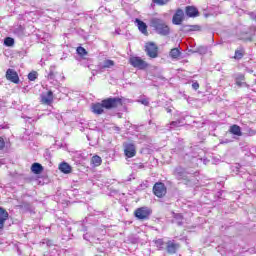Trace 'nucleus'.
<instances>
[{"label": "nucleus", "mask_w": 256, "mask_h": 256, "mask_svg": "<svg viewBox=\"0 0 256 256\" xmlns=\"http://www.w3.org/2000/svg\"><path fill=\"white\" fill-rule=\"evenodd\" d=\"M249 16L251 17V19H254L256 21V13L255 12H250Z\"/></svg>", "instance_id": "43"}, {"label": "nucleus", "mask_w": 256, "mask_h": 256, "mask_svg": "<svg viewBox=\"0 0 256 256\" xmlns=\"http://www.w3.org/2000/svg\"><path fill=\"white\" fill-rule=\"evenodd\" d=\"M185 13L187 17H198L199 10H197L194 6H187L185 9Z\"/></svg>", "instance_id": "15"}, {"label": "nucleus", "mask_w": 256, "mask_h": 256, "mask_svg": "<svg viewBox=\"0 0 256 256\" xmlns=\"http://www.w3.org/2000/svg\"><path fill=\"white\" fill-rule=\"evenodd\" d=\"M157 199H165V193H155Z\"/></svg>", "instance_id": "39"}, {"label": "nucleus", "mask_w": 256, "mask_h": 256, "mask_svg": "<svg viewBox=\"0 0 256 256\" xmlns=\"http://www.w3.org/2000/svg\"><path fill=\"white\" fill-rule=\"evenodd\" d=\"M184 18H185V12H183L182 9L176 10L172 18L173 25H181V23H183Z\"/></svg>", "instance_id": "8"}, {"label": "nucleus", "mask_w": 256, "mask_h": 256, "mask_svg": "<svg viewBox=\"0 0 256 256\" xmlns=\"http://www.w3.org/2000/svg\"><path fill=\"white\" fill-rule=\"evenodd\" d=\"M245 135H247V137H255L256 130H254L252 128H246L245 129Z\"/></svg>", "instance_id": "30"}, {"label": "nucleus", "mask_w": 256, "mask_h": 256, "mask_svg": "<svg viewBox=\"0 0 256 256\" xmlns=\"http://www.w3.org/2000/svg\"><path fill=\"white\" fill-rule=\"evenodd\" d=\"M170 1L171 0H152L155 5H159L161 7H163V5H167V3H169Z\"/></svg>", "instance_id": "31"}, {"label": "nucleus", "mask_w": 256, "mask_h": 256, "mask_svg": "<svg viewBox=\"0 0 256 256\" xmlns=\"http://www.w3.org/2000/svg\"><path fill=\"white\" fill-rule=\"evenodd\" d=\"M5 147V140H3V137L0 136V150Z\"/></svg>", "instance_id": "40"}, {"label": "nucleus", "mask_w": 256, "mask_h": 256, "mask_svg": "<svg viewBox=\"0 0 256 256\" xmlns=\"http://www.w3.org/2000/svg\"><path fill=\"white\" fill-rule=\"evenodd\" d=\"M77 53H78V55H87V50H85V48H83V47H78L77 48Z\"/></svg>", "instance_id": "36"}, {"label": "nucleus", "mask_w": 256, "mask_h": 256, "mask_svg": "<svg viewBox=\"0 0 256 256\" xmlns=\"http://www.w3.org/2000/svg\"><path fill=\"white\" fill-rule=\"evenodd\" d=\"M170 57L172 59H179V57H181V51L179 50V48H174L170 51Z\"/></svg>", "instance_id": "22"}, {"label": "nucleus", "mask_w": 256, "mask_h": 256, "mask_svg": "<svg viewBox=\"0 0 256 256\" xmlns=\"http://www.w3.org/2000/svg\"><path fill=\"white\" fill-rule=\"evenodd\" d=\"M192 89H194V91H197V89H199V84L197 82H194L192 84Z\"/></svg>", "instance_id": "41"}, {"label": "nucleus", "mask_w": 256, "mask_h": 256, "mask_svg": "<svg viewBox=\"0 0 256 256\" xmlns=\"http://www.w3.org/2000/svg\"><path fill=\"white\" fill-rule=\"evenodd\" d=\"M180 31H182V33H190L191 28H190L189 25H183V26L180 28Z\"/></svg>", "instance_id": "35"}, {"label": "nucleus", "mask_w": 256, "mask_h": 256, "mask_svg": "<svg viewBox=\"0 0 256 256\" xmlns=\"http://www.w3.org/2000/svg\"><path fill=\"white\" fill-rule=\"evenodd\" d=\"M59 170L62 172V173H65L66 175L69 174L71 172V165H69L68 163L66 162H62L60 165H59Z\"/></svg>", "instance_id": "19"}, {"label": "nucleus", "mask_w": 256, "mask_h": 256, "mask_svg": "<svg viewBox=\"0 0 256 256\" xmlns=\"http://www.w3.org/2000/svg\"><path fill=\"white\" fill-rule=\"evenodd\" d=\"M145 52L146 55H148V57H150L151 59H157V57H159V47H157L156 43H146Z\"/></svg>", "instance_id": "5"}, {"label": "nucleus", "mask_w": 256, "mask_h": 256, "mask_svg": "<svg viewBox=\"0 0 256 256\" xmlns=\"http://www.w3.org/2000/svg\"><path fill=\"white\" fill-rule=\"evenodd\" d=\"M229 131L232 133V135H236L237 137H241L243 135V132H241V127H239L237 124L232 125Z\"/></svg>", "instance_id": "17"}, {"label": "nucleus", "mask_w": 256, "mask_h": 256, "mask_svg": "<svg viewBox=\"0 0 256 256\" xmlns=\"http://www.w3.org/2000/svg\"><path fill=\"white\" fill-rule=\"evenodd\" d=\"M134 167L136 168V169H143V163H140V164H134Z\"/></svg>", "instance_id": "42"}, {"label": "nucleus", "mask_w": 256, "mask_h": 256, "mask_svg": "<svg viewBox=\"0 0 256 256\" xmlns=\"http://www.w3.org/2000/svg\"><path fill=\"white\" fill-rule=\"evenodd\" d=\"M135 23L140 33H142L143 35H149V32L147 31V24L145 22L141 21L139 18H136Z\"/></svg>", "instance_id": "12"}, {"label": "nucleus", "mask_w": 256, "mask_h": 256, "mask_svg": "<svg viewBox=\"0 0 256 256\" xmlns=\"http://www.w3.org/2000/svg\"><path fill=\"white\" fill-rule=\"evenodd\" d=\"M236 85H237L238 87H241V85H243V83H242L241 81L237 80V81H236Z\"/></svg>", "instance_id": "45"}, {"label": "nucleus", "mask_w": 256, "mask_h": 256, "mask_svg": "<svg viewBox=\"0 0 256 256\" xmlns=\"http://www.w3.org/2000/svg\"><path fill=\"white\" fill-rule=\"evenodd\" d=\"M115 66V61L113 60H104L101 69H111V67Z\"/></svg>", "instance_id": "23"}, {"label": "nucleus", "mask_w": 256, "mask_h": 256, "mask_svg": "<svg viewBox=\"0 0 256 256\" xmlns=\"http://www.w3.org/2000/svg\"><path fill=\"white\" fill-rule=\"evenodd\" d=\"M83 239H85L86 241H89V238L87 237V234L83 235Z\"/></svg>", "instance_id": "46"}, {"label": "nucleus", "mask_w": 256, "mask_h": 256, "mask_svg": "<svg viewBox=\"0 0 256 256\" xmlns=\"http://www.w3.org/2000/svg\"><path fill=\"white\" fill-rule=\"evenodd\" d=\"M138 103L145 105V107H149V99L148 98L140 99V100H138Z\"/></svg>", "instance_id": "37"}, {"label": "nucleus", "mask_w": 256, "mask_h": 256, "mask_svg": "<svg viewBox=\"0 0 256 256\" xmlns=\"http://www.w3.org/2000/svg\"><path fill=\"white\" fill-rule=\"evenodd\" d=\"M129 63L130 65H132V67H135V69L143 70L149 67V64L145 60L141 59V57H138V56L130 57Z\"/></svg>", "instance_id": "6"}, {"label": "nucleus", "mask_w": 256, "mask_h": 256, "mask_svg": "<svg viewBox=\"0 0 256 256\" xmlns=\"http://www.w3.org/2000/svg\"><path fill=\"white\" fill-rule=\"evenodd\" d=\"M104 109H117L123 105V100L119 97L107 98L102 100Z\"/></svg>", "instance_id": "3"}, {"label": "nucleus", "mask_w": 256, "mask_h": 256, "mask_svg": "<svg viewBox=\"0 0 256 256\" xmlns=\"http://www.w3.org/2000/svg\"><path fill=\"white\" fill-rule=\"evenodd\" d=\"M9 219V212L5 208L0 207V231H3L5 228V221Z\"/></svg>", "instance_id": "9"}, {"label": "nucleus", "mask_w": 256, "mask_h": 256, "mask_svg": "<svg viewBox=\"0 0 256 256\" xmlns=\"http://www.w3.org/2000/svg\"><path fill=\"white\" fill-rule=\"evenodd\" d=\"M150 27L157 35H161V37H167L171 34V28H169L167 22L162 18L152 17L150 19Z\"/></svg>", "instance_id": "1"}, {"label": "nucleus", "mask_w": 256, "mask_h": 256, "mask_svg": "<svg viewBox=\"0 0 256 256\" xmlns=\"http://www.w3.org/2000/svg\"><path fill=\"white\" fill-rule=\"evenodd\" d=\"M172 153H177V149H173V150H172Z\"/></svg>", "instance_id": "48"}, {"label": "nucleus", "mask_w": 256, "mask_h": 256, "mask_svg": "<svg viewBox=\"0 0 256 256\" xmlns=\"http://www.w3.org/2000/svg\"><path fill=\"white\" fill-rule=\"evenodd\" d=\"M174 176L176 179H178V181H182V183L188 187H193V185L197 183V178H195L193 174L185 171V168L176 167L174 170Z\"/></svg>", "instance_id": "2"}, {"label": "nucleus", "mask_w": 256, "mask_h": 256, "mask_svg": "<svg viewBox=\"0 0 256 256\" xmlns=\"http://www.w3.org/2000/svg\"><path fill=\"white\" fill-rule=\"evenodd\" d=\"M207 51H208L207 46H199V47L194 51V53H199V55H206Z\"/></svg>", "instance_id": "26"}, {"label": "nucleus", "mask_w": 256, "mask_h": 256, "mask_svg": "<svg viewBox=\"0 0 256 256\" xmlns=\"http://www.w3.org/2000/svg\"><path fill=\"white\" fill-rule=\"evenodd\" d=\"M246 41H253L254 43H256V29L252 28L250 30V35L245 37Z\"/></svg>", "instance_id": "24"}, {"label": "nucleus", "mask_w": 256, "mask_h": 256, "mask_svg": "<svg viewBox=\"0 0 256 256\" xmlns=\"http://www.w3.org/2000/svg\"><path fill=\"white\" fill-rule=\"evenodd\" d=\"M29 81H35L37 79V72L33 71L28 74Z\"/></svg>", "instance_id": "34"}, {"label": "nucleus", "mask_w": 256, "mask_h": 256, "mask_svg": "<svg viewBox=\"0 0 256 256\" xmlns=\"http://www.w3.org/2000/svg\"><path fill=\"white\" fill-rule=\"evenodd\" d=\"M169 129H175V127L181 126V120L172 121L170 124Z\"/></svg>", "instance_id": "32"}, {"label": "nucleus", "mask_w": 256, "mask_h": 256, "mask_svg": "<svg viewBox=\"0 0 256 256\" xmlns=\"http://www.w3.org/2000/svg\"><path fill=\"white\" fill-rule=\"evenodd\" d=\"M244 55H245V50H243V48H240L235 51L234 59L236 60L243 59Z\"/></svg>", "instance_id": "25"}, {"label": "nucleus", "mask_w": 256, "mask_h": 256, "mask_svg": "<svg viewBox=\"0 0 256 256\" xmlns=\"http://www.w3.org/2000/svg\"><path fill=\"white\" fill-rule=\"evenodd\" d=\"M124 153L126 155V157H135V155H137V151L135 150V145L133 144H126L125 148H124Z\"/></svg>", "instance_id": "11"}, {"label": "nucleus", "mask_w": 256, "mask_h": 256, "mask_svg": "<svg viewBox=\"0 0 256 256\" xmlns=\"http://www.w3.org/2000/svg\"><path fill=\"white\" fill-rule=\"evenodd\" d=\"M190 31H201V26L199 25H189Z\"/></svg>", "instance_id": "38"}, {"label": "nucleus", "mask_w": 256, "mask_h": 256, "mask_svg": "<svg viewBox=\"0 0 256 256\" xmlns=\"http://www.w3.org/2000/svg\"><path fill=\"white\" fill-rule=\"evenodd\" d=\"M41 103H43V105H51V103H53V91L43 93L41 95Z\"/></svg>", "instance_id": "10"}, {"label": "nucleus", "mask_w": 256, "mask_h": 256, "mask_svg": "<svg viewBox=\"0 0 256 256\" xmlns=\"http://www.w3.org/2000/svg\"><path fill=\"white\" fill-rule=\"evenodd\" d=\"M91 163L94 167H99V165H101V163H103V160L101 159L100 156H93L91 159Z\"/></svg>", "instance_id": "21"}, {"label": "nucleus", "mask_w": 256, "mask_h": 256, "mask_svg": "<svg viewBox=\"0 0 256 256\" xmlns=\"http://www.w3.org/2000/svg\"><path fill=\"white\" fill-rule=\"evenodd\" d=\"M31 171L35 175H39V174L43 173V166L39 163H34L31 166Z\"/></svg>", "instance_id": "18"}, {"label": "nucleus", "mask_w": 256, "mask_h": 256, "mask_svg": "<svg viewBox=\"0 0 256 256\" xmlns=\"http://www.w3.org/2000/svg\"><path fill=\"white\" fill-rule=\"evenodd\" d=\"M147 187H149V182L145 181L142 184H140L137 191H145V189H147Z\"/></svg>", "instance_id": "33"}, {"label": "nucleus", "mask_w": 256, "mask_h": 256, "mask_svg": "<svg viewBox=\"0 0 256 256\" xmlns=\"http://www.w3.org/2000/svg\"><path fill=\"white\" fill-rule=\"evenodd\" d=\"M153 211L149 207H141L137 208L134 212V215L136 219H139L140 221H145L151 217V214Z\"/></svg>", "instance_id": "4"}, {"label": "nucleus", "mask_w": 256, "mask_h": 256, "mask_svg": "<svg viewBox=\"0 0 256 256\" xmlns=\"http://www.w3.org/2000/svg\"><path fill=\"white\" fill-rule=\"evenodd\" d=\"M173 223H176L178 227H181L183 225V215L173 212Z\"/></svg>", "instance_id": "20"}, {"label": "nucleus", "mask_w": 256, "mask_h": 256, "mask_svg": "<svg viewBox=\"0 0 256 256\" xmlns=\"http://www.w3.org/2000/svg\"><path fill=\"white\" fill-rule=\"evenodd\" d=\"M44 243H46V245L48 247H51V245H53V241H51V240H46V242H44Z\"/></svg>", "instance_id": "44"}, {"label": "nucleus", "mask_w": 256, "mask_h": 256, "mask_svg": "<svg viewBox=\"0 0 256 256\" xmlns=\"http://www.w3.org/2000/svg\"><path fill=\"white\" fill-rule=\"evenodd\" d=\"M153 193H167V187L163 182H156L153 186Z\"/></svg>", "instance_id": "13"}, {"label": "nucleus", "mask_w": 256, "mask_h": 256, "mask_svg": "<svg viewBox=\"0 0 256 256\" xmlns=\"http://www.w3.org/2000/svg\"><path fill=\"white\" fill-rule=\"evenodd\" d=\"M14 33L15 35H18V37H21V35L25 33V28H23V26H18L14 29Z\"/></svg>", "instance_id": "29"}, {"label": "nucleus", "mask_w": 256, "mask_h": 256, "mask_svg": "<svg viewBox=\"0 0 256 256\" xmlns=\"http://www.w3.org/2000/svg\"><path fill=\"white\" fill-rule=\"evenodd\" d=\"M178 249H179V244H176L175 242H171V241L167 243L166 250H167V253H169V255H175Z\"/></svg>", "instance_id": "14"}, {"label": "nucleus", "mask_w": 256, "mask_h": 256, "mask_svg": "<svg viewBox=\"0 0 256 256\" xmlns=\"http://www.w3.org/2000/svg\"><path fill=\"white\" fill-rule=\"evenodd\" d=\"M104 109L105 106H103V101L101 103H96L92 105V111L93 113H95V115L103 114Z\"/></svg>", "instance_id": "16"}, {"label": "nucleus", "mask_w": 256, "mask_h": 256, "mask_svg": "<svg viewBox=\"0 0 256 256\" xmlns=\"http://www.w3.org/2000/svg\"><path fill=\"white\" fill-rule=\"evenodd\" d=\"M4 45L6 47H13V45H15V39L11 38V37H7L4 40Z\"/></svg>", "instance_id": "27"}, {"label": "nucleus", "mask_w": 256, "mask_h": 256, "mask_svg": "<svg viewBox=\"0 0 256 256\" xmlns=\"http://www.w3.org/2000/svg\"><path fill=\"white\" fill-rule=\"evenodd\" d=\"M48 79L50 81H54L55 80V67L54 66H51L50 69H49V73H48Z\"/></svg>", "instance_id": "28"}, {"label": "nucleus", "mask_w": 256, "mask_h": 256, "mask_svg": "<svg viewBox=\"0 0 256 256\" xmlns=\"http://www.w3.org/2000/svg\"><path fill=\"white\" fill-rule=\"evenodd\" d=\"M6 79L11 83H15L16 85L19 84V74L14 69L9 68L6 71Z\"/></svg>", "instance_id": "7"}, {"label": "nucleus", "mask_w": 256, "mask_h": 256, "mask_svg": "<svg viewBox=\"0 0 256 256\" xmlns=\"http://www.w3.org/2000/svg\"><path fill=\"white\" fill-rule=\"evenodd\" d=\"M166 111H167V113H171L172 112L171 108H166Z\"/></svg>", "instance_id": "47"}]
</instances>
